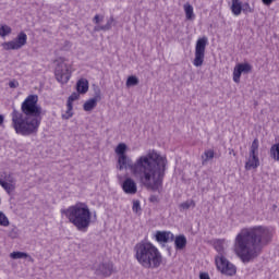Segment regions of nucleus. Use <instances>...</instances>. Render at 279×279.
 <instances>
[{
  "instance_id": "f3484780",
  "label": "nucleus",
  "mask_w": 279,
  "mask_h": 279,
  "mask_svg": "<svg viewBox=\"0 0 279 279\" xmlns=\"http://www.w3.org/2000/svg\"><path fill=\"white\" fill-rule=\"evenodd\" d=\"M10 258H12L13 260H19L21 258H28V260L31 263H34V258L25 252H19V251L17 252H12V253H10Z\"/></svg>"
},
{
  "instance_id": "37998d69",
  "label": "nucleus",
  "mask_w": 279,
  "mask_h": 279,
  "mask_svg": "<svg viewBox=\"0 0 279 279\" xmlns=\"http://www.w3.org/2000/svg\"><path fill=\"white\" fill-rule=\"evenodd\" d=\"M4 118L0 114V125H3Z\"/></svg>"
},
{
  "instance_id": "4be33fe9",
  "label": "nucleus",
  "mask_w": 279,
  "mask_h": 279,
  "mask_svg": "<svg viewBox=\"0 0 279 279\" xmlns=\"http://www.w3.org/2000/svg\"><path fill=\"white\" fill-rule=\"evenodd\" d=\"M223 243V240H216L214 243V247L218 252V256H223L225 254Z\"/></svg>"
},
{
  "instance_id": "dca6fc26",
  "label": "nucleus",
  "mask_w": 279,
  "mask_h": 279,
  "mask_svg": "<svg viewBox=\"0 0 279 279\" xmlns=\"http://www.w3.org/2000/svg\"><path fill=\"white\" fill-rule=\"evenodd\" d=\"M231 12L234 14V16H240V14L243 12V3L241 0H231Z\"/></svg>"
},
{
  "instance_id": "423d86ee",
  "label": "nucleus",
  "mask_w": 279,
  "mask_h": 279,
  "mask_svg": "<svg viewBox=\"0 0 279 279\" xmlns=\"http://www.w3.org/2000/svg\"><path fill=\"white\" fill-rule=\"evenodd\" d=\"M215 264L218 271H220V274L223 276H236V266L230 263V260H228L225 255H217L215 257Z\"/></svg>"
},
{
  "instance_id": "5701e85b",
  "label": "nucleus",
  "mask_w": 279,
  "mask_h": 279,
  "mask_svg": "<svg viewBox=\"0 0 279 279\" xmlns=\"http://www.w3.org/2000/svg\"><path fill=\"white\" fill-rule=\"evenodd\" d=\"M10 34H12V27L3 24L0 25V36L1 38H5V36H10Z\"/></svg>"
},
{
  "instance_id": "6e6552de",
  "label": "nucleus",
  "mask_w": 279,
  "mask_h": 279,
  "mask_svg": "<svg viewBox=\"0 0 279 279\" xmlns=\"http://www.w3.org/2000/svg\"><path fill=\"white\" fill-rule=\"evenodd\" d=\"M206 45H208V37L198 38L195 47L194 66H202L206 56Z\"/></svg>"
},
{
  "instance_id": "72a5a7b5",
  "label": "nucleus",
  "mask_w": 279,
  "mask_h": 279,
  "mask_svg": "<svg viewBox=\"0 0 279 279\" xmlns=\"http://www.w3.org/2000/svg\"><path fill=\"white\" fill-rule=\"evenodd\" d=\"M250 153H251V154H258V140H257V138H255V140L252 142Z\"/></svg>"
},
{
  "instance_id": "a878e982",
  "label": "nucleus",
  "mask_w": 279,
  "mask_h": 279,
  "mask_svg": "<svg viewBox=\"0 0 279 279\" xmlns=\"http://www.w3.org/2000/svg\"><path fill=\"white\" fill-rule=\"evenodd\" d=\"M238 66L244 74L252 73V64L250 63H239Z\"/></svg>"
},
{
  "instance_id": "79ce46f5",
  "label": "nucleus",
  "mask_w": 279,
  "mask_h": 279,
  "mask_svg": "<svg viewBox=\"0 0 279 279\" xmlns=\"http://www.w3.org/2000/svg\"><path fill=\"white\" fill-rule=\"evenodd\" d=\"M101 29H104V26H95V28H94L95 32H99Z\"/></svg>"
},
{
  "instance_id": "c03bdc74",
  "label": "nucleus",
  "mask_w": 279,
  "mask_h": 279,
  "mask_svg": "<svg viewBox=\"0 0 279 279\" xmlns=\"http://www.w3.org/2000/svg\"><path fill=\"white\" fill-rule=\"evenodd\" d=\"M10 236H11V239H16V233L11 232Z\"/></svg>"
},
{
  "instance_id": "a19ab883",
  "label": "nucleus",
  "mask_w": 279,
  "mask_h": 279,
  "mask_svg": "<svg viewBox=\"0 0 279 279\" xmlns=\"http://www.w3.org/2000/svg\"><path fill=\"white\" fill-rule=\"evenodd\" d=\"M149 202H151V203L158 202V196L151 195V196L149 197Z\"/></svg>"
},
{
  "instance_id": "cd10ccee",
  "label": "nucleus",
  "mask_w": 279,
  "mask_h": 279,
  "mask_svg": "<svg viewBox=\"0 0 279 279\" xmlns=\"http://www.w3.org/2000/svg\"><path fill=\"white\" fill-rule=\"evenodd\" d=\"M0 226L3 228H8V226H10V219H8V216H5L3 211H0Z\"/></svg>"
},
{
  "instance_id": "e433bc0d",
  "label": "nucleus",
  "mask_w": 279,
  "mask_h": 279,
  "mask_svg": "<svg viewBox=\"0 0 279 279\" xmlns=\"http://www.w3.org/2000/svg\"><path fill=\"white\" fill-rule=\"evenodd\" d=\"M112 25H114V19L110 17V20H108V22L106 24V29H110V27H112Z\"/></svg>"
},
{
  "instance_id": "b1692460",
  "label": "nucleus",
  "mask_w": 279,
  "mask_h": 279,
  "mask_svg": "<svg viewBox=\"0 0 279 279\" xmlns=\"http://www.w3.org/2000/svg\"><path fill=\"white\" fill-rule=\"evenodd\" d=\"M242 74H243V72L241 71V69L236 64L233 69V82H235V84H239L241 82V75Z\"/></svg>"
},
{
  "instance_id": "58836bf2",
  "label": "nucleus",
  "mask_w": 279,
  "mask_h": 279,
  "mask_svg": "<svg viewBox=\"0 0 279 279\" xmlns=\"http://www.w3.org/2000/svg\"><path fill=\"white\" fill-rule=\"evenodd\" d=\"M199 279H210V275H208V272H201Z\"/></svg>"
},
{
  "instance_id": "bb28decb",
  "label": "nucleus",
  "mask_w": 279,
  "mask_h": 279,
  "mask_svg": "<svg viewBox=\"0 0 279 279\" xmlns=\"http://www.w3.org/2000/svg\"><path fill=\"white\" fill-rule=\"evenodd\" d=\"M66 106L68 110L65 111V113L62 114V119H64L65 121L73 117V105L66 104Z\"/></svg>"
},
{
  "instance_id": "f257e3e1",
  "label": "nucleus",
  "mask_w": 279,
  "mask_h": 279,
  "mask_svg": "<svg viewBox=\"0 0 279 279\" xmlns=\"http://www.w3.org/2000/svg\"><path fill=\"white\" fill-rule=\"evenodd\" d=\"M169 161L167 157L158 154L155 149H150L146 155L140 156L135 162L128 155L118 157V171L130 170L132 175L140 181L142 186L153 193L162 191L165 175H167V166Z\"/></svg>"
},
{
  "instance_id": "412c9836",
  "label": "nucleus",
  "mask_w": 279,
  "mask_h": 279,
  "mask_svg": "<svg viewBox=\"0 0 279 279\" xmlns=\"http://www.w3.org/2000/svg\"><path fill=\"white\" fill-rule=\"evenodd\" d=\"M125 151H128V145L125 143H120L116 147V154H117L118 158L121 156H126Z\"/></svg>"
},
{
  "instance_id": "0eeeda50",
  "label": "nucleus",
  "mask_w": 279,
  "mask_h": 279,
  "mask_svg": "<svg viewBox=\"0 0 279 279\" xmlns=\"http://www.w3.org/2000/svg\"><path fill=\"white\" fill-rule=\"evenodd\" d=\"M27 45V34L21 32L15 39L11 41H4L2 44V49L4 51H19V49H23Z\"/></svg>"
},
{
  "instance_id": "2f4dec72",
  "label": "nucleus",
  "mask_w": 279,
  "mask_h": 279,
  "mask_svg": "<svg viewBox=\"0 0 279 279\" xmlns=\"http://www.w3.org/2000/svg\"><path fill=\"white\" fill-rule=\"evenodd\" d=\"M114 271H117L116 269H114V264H112V263H107V265H106V276H112V274H114Z\"/></svg>"
},
{
  "instance_id": "ea45409f",
  "label": "nucleus",
  "mask_w": 279,
  "mask_h": 279,
  "mask_svg": "<svg viewBox=\"0 0 279 279\" xmlns=\"http://www.w3.org/2000/svg\"><path fill=\"white\" fill-rule=\"evenodd\" d=\"M274 1H276V0H262L264 5H271L274 3Z\"/></svg>"
},
{
  "instance_id": "f03ea898",
  "label": "nucleus",
  "mask_w": 279,
  "mask_h": 279,
  "mask_svg": "<svg viewBox=\"0 0 279 279\" xmlns=\"http://www.w3.org/2000/svg\"><path fill=\"white\" fill-rule=\"evenodd\" d=\"M274 239L271 230L265 226L244 228L235 236V252L242 263L247 264L263 254V247L269 245Z\"/></svg>"
},
{
  "instance_id": "1a4fd4ad",
  "label": "nucleus",
  "mask_w": 279,
  "mask_h": 279,
  "mask_svg": "<svg viewBox=\"0 0 279 279\" xmlns=\"http://www.w3.org/2000/svg\"><path fill=\"white\" fill-rule=\"evenodd\" d=\"M56 80L60 82V84H66L69 80H71V71L69 70V65L64 62H59L54 69Z\"/></svg>"
},
{
  "instance_id": "49530a36",
  "label": "nucleus",
  "mask_w": 279,
  "mask_h": 279,
  "mask_svg": "<svg viewBox=\"0 0 279 279\" xmlns=\"http://www.w3.org/2000/svg\"><path fill=\"white\" fill-rule=\"evenodd\" d=\"M96 274L99 276V274H101V272H99V271L97 270Z\"/></svg>"
},
{
  "instance_id": "39448f33",
  "label": "nucleus",
  "mask_w": 279,
  "mask_h": 279,
  "mask_svg": "<svg viewBox=\"0 0 279 279\" xmlns=\"http://www.w3.org/2000/svg\"><path fill=\"white\" fill-rule=\"evenodd\" d=\"M70 223H73L80 232H86L90 226V209L86 204L77 203L68 209L61 210Z\"/></svg>"
},
{
  "instance_id": "9d476101",
  "label": "nucleus",
  "mask_w": 279,
  "mask_h": 279,
  "mask_svg": "<svg viewBox=\"0 0 279 279\" xmlns=\"http://www.w3.org/2000/svg\"><path fill=\"white\" fill-rule=\"evenodd\" d=\"M122 191L126 193V195H136L138 187L136 186V182L132 178H126L122 183Z\"/></svg>"
},
{
  "instance_id": "c85d7f7f",
  "label": "nucleus",
  "mask_w": 279,
  "mask_h": 279,
  "mask_svg": "<svg viewBox=\"0 0 279 279\" xmlns=\"http://www.w3.org/2000/svg\"><path fill=\"white\" fill-rule=\"evenodd\" d=\"M191 206L192 208H195V201H186L180 204V208H182V210H189Z\"/></svg>"
},
{
  "instance_id": "a211bd4d",
  "label": "nucleus",
  "mask_w": 279,
  "mask_h": 279,
  "mask_svg": "<svg viewBox=\"0 0 279 279\" xmlns=\"http://www.w3.org/2000/svg\"><path fill=\"white\" fill-rule=\"evenodd\" d=\"M175 250H184L186 247V236L177 235L174 239Z\"/></svg>"
},
{
  "instance_id": "4468645a",
  "label": "nucleus",
  "mask_w": 279,
  "mask_h": 279,
  "mask_svg": "<svg viewBox=\"0 0 279 279\" xmlns=\"http://www.w3.org/2000/svg\"><path fill=\"white\" fill-rule=\"evenodd\" d=\"M10 178L12 177L7 172L0 173V185L2 186V189H4V191H7V193H10L12 191V185L10 183L12 182V180H10Z\"/></svg>"
},
{
  "instance_id": "473e14b6",
  "label": "nucleus",
  "mask_w": 279,
  "mask_h": 279,
  "mask_svg": "<svg viewBox=\"0 0 279 279\" xmlns=\"http://www.w3.org/2000/svg\"><path fill=\"white\" fill-rule=\"evenodd\" d=\"M215 158V150H206L205 151V159L203 160V165L208 162V160H213Z\"/></svg>"
},
{
  "instance_id": "9b49d317",
  "label": "nucleus",
  "mask_w": 279,
  "mask_h": 279,
  "mask_svg": "<svg viewBox=\"0 0 279 279\" xmlns=\"http://www.w3.org/2000/svg\"><path fill=\"white\" fill-rule=\"evenodd\" d=\"M157 243H169L175 241V235L171 231H157L155 234Z\"/></svg>"
},
{
  "instance_id": "de8ad7c7",
  "label": "nucleus",
  "mask_w": 279,
  "mask_h": 279,
  "mask_svg": "<svg viewBox=\"0 0 279 279\" xmlns=\"http://www.w3.org/2000/svg\"><path fill=\"white\" fill-rule=\"evenodd\" d=\"M0 204H1V198H0Z\"/></svg>"
},
{
  "instance_id": "4c0bfd02",
  "label": "nucleus",
  "mask_w": 279,
  "mask_h": 279,
  "mask_svg": "<svg viewBox=\"0 0 279 279\" xmlns=\"http://www.w3.org/2000/svg\"><path fill=\"white\" fill-rule=\"evenodd\" d=\"M10 88H19V82L16 81H10L9 82Z\"/></svg>"
},
{
  "instance_id": "2eb2a0df",
  "label": "nucleus",
  "mask_w": 279,
  "mask_h": 279,
  "mask_svg": "<svg viewBox=\"0 0 279 279\" xmlns=\"http://www.w3.org/2000/svg\"><path fill=\"white\" fill-rule=\"evenodd\" d=\"M76 90L81 95H86L88 93V80L86 78H81L76 83Z\"/></svg>"
},
{
  "instance_id": "7c9ffc66",
  "label": "nucleus",
  "mask_w": 279,
  "mask_h": 279,
  "mask_svg": "<svg viewBox=\"0 0 279 279\" xmlns=\"http://www.w3.org/2000/svg\"><path fill=\"white\" fill-rule=\"evenodd\" d=\"M80 92L72 93L71 96L68 98V104H70V106H73V102L80 99Z\"/></svg>"
},
{
  "instance_id": "7ed1b4c3",
  "label": "nucleus",
  "mask_w": 279,
  "mask_h": 279,
  "mask_svg": "<svg viewBox=\"0 0 279 279\" xmlns=\"http://www.w3.org/2000/svg\"><path fill=\"white\" fill-rule=\"evenodd\" d=\"M22 111L13 109L12 117V128L17 134L22 136H32L38 132L40 128V121L43 114V109L38 106V96L29 95L23 102L21 107Z\"/></svg>"
},
{
  "instance_id": "20e7f679",
  "label": "nucleus",
  "mask_w": 279,
  "mask_h": 279,
  "mask_svg": "<svg viewBox=\"0 0 279 279\" xmlns=\"http://www.w3.org/2000/svg\"><path fill=\"white\" fill-rule=\"evenodd\" d=\"M135 258L144 269H158L162 265V254L151 242H140L134 246Z\"/></svg>"
},
{
  "instance_id": "a18cd8bd",
  "label": "nucleus",
  "mask_w": 279,
  "mask_h": 279,
  "mask_svg": "<svg viewBox=\"0 0 279 279\" xmlns=\"http://www.w3.org/2000/svg\"><path fill=\"white\" fill-rule=\"evenodd\" d=\"M230 154H232L233 156H236V153H234V149H231Z\"/></svg>"
},
{
  "instance_id": "ddd939ff",
  "label": "nucleus",
  "mask_w": 279,
  "mask_h": 279,
  "mask_svg": "<svg viewBox=\"0 0 279 279\" xmlns=\"http://www.w3.org/2000/svg\"><path fill=\"white\" fill-rule=\"evenodd\" d=\"M98 101H101V96L99 95H96L94 98L86 100L83 105V110H85V112H92V110L97 108Z\"/></svg>"
},
{
  "instance_id": "c756f323",
  "label": "nucleus",
  "mask_w": 279,
  "mask_h": 279,
  "mask_svg": "<svg viewBox=\"0 0 279 279\" xmlns=\"http://www.w3.org/2000/svg\"><path fill=\"white\" fill-rule=\"evenodd\" d=\"M242 12L244 14H253L254 12V7L250 5V2H245L244 4H242Z\"/></svg>"
},
{
  "instance_id": "c9c22d12",
  "label": "nucleus",
  "mask_w": 279,
  "mask_h": 279,
  "mask_svg": "<svg viewBox=\"0 0 279 279\" xmlns=\"http://www.w3.org/2000/svg\"><path fill=\"white\" fill-rule=\"evenodd\" d=\"M104 21V16L95 15L93 22L99 25Z\"/></svg>"
},
{
  "instance_id": "6ab92c4d",
  "label": "nucleus",
  "mask_w": 279,
  "mask_h": 279,
  "mask_svg": "<svg viewBox=\"0 0 279 279\" xmlns=\"http://www.w3.org/2000/svg\"><path fill=\"white\" fill-rule=\"evenodd\" d=\"M185 19L187 21H193L195 19V13L193 12V5L190 3L184 4Z\"/></svg>"
},
{
  "instance_id": "f704fd0d",
  "label": "nucleus",
  "mask_w": 279,
  "mask_h": 279,
  "mask_svg": "<svg viewBox=\"0 0 279 279\" xmlns=\"http://www.w3.org/2000/svg\"><path fill=\"white\" fill-rule=\"evenodd\" d=\"M133 213H141V201H133Z\"/></svg>"
},
{
  "instance_id": "f8f14e48",
  "label": "nucleus",
  "mask_w": 279,
  "mask_h": 279,
  "mask_svg": "<svg viewBox=\"0 0 279 279\" xmlns=\"http://www.w3.org/2000/svg\"><path fill=\"white\" fill-rule=\"evenodd\" d=\"M260 167V159L258 158V153H250L248 160L245 162L246 171H252V169H258Z\"/></svg>"
},
{
  "instance_id": "aec40b11",
  "label": "nucleus",
  "mask_w": 279,
  "mask_h": 279,
  "mask_svg": "<svg viewBox=\"0 0 279 279\" xmlns=\"http://www.w3.org/2000/svg\"><path fill=\"white\" fill-rule=\"evenodd\" d=\"M270 158H272V160H276L277 162H279V143L274 144L270 147Z\"/></svg>"
},
{
  "instance_id": "393cba45",
  "label": "nucleus",
  "mask_w": 279,
  "mask_h": 279,
  "mask_svg": "<svg viewBox=\"0 0 279 279\" xmlns=\"http://www.w3.org/2000/svg\"><path fill=\"white\" fill-rule=\"evenodd\" d=\"M140 81L135 75H131L126 80V87L131 88V86H138Z\"/></svg>"
}]
</instances>
